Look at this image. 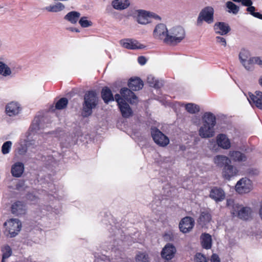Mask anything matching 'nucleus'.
Segmentation results:
<instances>
[{"label": "nucleus", "mask_w": 262, "mask_h": 262, "mask_svg": "<svg viewBox=\"0 0 262 262\" xmlns=\"http://www.w3.org/2000/svg\"><path fill=\"white\" fill-rule=\"evenodd\" d=\"M167 35V38H166V43L176 45L184 39L185 37V31L181 26H170L168 27Z\"/></svg>", "instance_id": "obj_4"}, {"label": "nucleus", "mask_w": 262, "mask_h": 262, "mask_svg": "<svg viewBox=\"0 0 262 262\" xmlns=\"http://www.w3.org/2000/svg\"><path fill=\"white\" fill-rule=\"evenodd\" d=\"M259 66L262 68V58L259 57Z\"/></svg>", "instance_id": "obj_55"}, {"label": "nucleus", "mask_w": 262, "mask_h": 262, "mask_svg": "<svg viewBox=\"0 0 262 262\" xmlns=\"http://www.w3.org/2000/svg\"><path fill=\"white\" fill-rule=\"evenodd\" d=\"M259 215L260 219L262 220V204L260 205L259 209Z\"/></svg>", "instance_id": "obj_53"}, {"label": "nucleus", "mask_w": 262, "mask_h": 262, "mask_svg": "<svg viewBox=\"0 0 262 262\" xmlns=\"http://www.w3.org/2000/svg\"><path fill=\"white\" fill-rule=\"evenodd\" d=\"M24 206L23 203L20 202H17L12 205L11 209L12 212L13 213H16L17 214L22 213L24 210Z\"/></svg>", "instance_id": "obj_36"}, {"label": "nucleus", "mask_w": 262, "mask_h": 262, "mask_svg": "<svg viewBox=\"0 0 262 262\" xmlns=\"http://www.w3.org/2000/svg\"><path fill=\"white\" fill-rule=\"evenodd\" d=\"M211 262H221L219 256L216 254H213L211 257Z\"/></svg>", "instance_id": "obj_47"}, {"label": "nucleus", "mask_w": 262, "mask_h": 262, "mask_svg": "<svg viewBox=\"0 0 262 262\" xmlns=\"http://www.w3.org/2000/svg\"><path fill=\"white\" fill-rule=\"evenodd\" d=\"M80 14L77 11H71L68 13L64 17V19L70 22L71 24H75L79 20Z\"/></svg>", "instance_id": "obj_30"}, {"label": "nucleus", "mask_w": 262, "mask_h": 262, "mask_svg": "<svg viewBox=\"0 0 262 262\" xmlns=\"http://www.w3.org/2000/svg\"><path fill=\"white\" fill-rule=\"evenodd\" d=\"M216 123L215 116H203L202 125L199 130V136L202 138H210L214 136V127Z\"/></svg>", "instance_id": "obj_3"}, {"label": "nucleus", "mask_w": 262, "mask_h": 262, "mask_svg": "<svg viewBox=\"0 0 262 262\" xmlns=\"http://www.w3.org/2000/svg\"><path fill=\"white\" fill-rule=\"evenodd\" d=\"M217 145L224 149H228L231 147L230 140L225 134L218 135L216 138Z\"/></svg>", "instance_id": "obj_18"}, {"label": "nucleus", "mask_w": 262, "mask_h": 262, "mask_svg": "<svg viewBox=\"0 0 262 262\" xmlns=\"http://www.w3.org/2000/svg\"><path fill=\"white\" fill-rule=\"evenodd\" d=\"M68 103V100L66 98H62L58 100L55 105L50 107L51 113H55V110H60L66 107Z\"/></svg>", "instance_id": "obj_28"}, {"label": "nucleus", "mask_w": 262, "mask_h": 262, "mask_svg": "<svg viewBox=\"0 0 262 262\" xmlns=\"http://www.w3.org/2000/svg\"><path fill=\"white\" fill-rule=\"evenodd\" d=\"M65 8L64 4L58 2L45 7L43 10L48 12L58 13L64 10Z\"/></svg>", "instance_id": "obj_24"}, {"label": "nucleus", "mask_w": 262, "mask_h": 262, "mask_svg": "<svg viewBox=\"0 0 262 262\" xmlns=\"http://www.w3.org/2000/svg\"><path fill=\"white\" fill-rule=\"evenodd\" d=\"M120 45L124 48L129 50L143 49L145 46L138 41L133 39H123L120 41Z\"/></svg>", "instance_id": "obj_12"}, {"label": "nucleus", "mask_w": 262, "mask_h": 262, "mask_svg": "<svg viewBox=\"0 0 262 262\" xmlns=\"http://www.w3.org/2000/svg\"><path fill=\"white\" fill-rule=\"evenodd\" d=\"M176 252L175 246L172 244L168 243L163 248L161 256L162 258L169 260L174 257Z\"/></svg>", "instance_id": "obj_14"}, {"label": "nucleus", "mask_w": 262, "mask_h": 262, "mask_svg": "<svg viewBox=\"0 0 262 262\" xmlns=\"http://www.w3.org/2000/svg\"><path fill=\"white\" fill-rule=\"evenodd\" d=\"M243 5L249 7L252 5V2L251 0H242L241 1Z\"/></svg>", "instance_id": "obj_49"}, {"label": "nucleus", "mask_w": 262, "mask_h": 262, "mask_svg": "<svg viewBox=\"0 0 262 262\" xmlns=\"http://www.w3.org/2000/svg\"><path fill=\"white\" fill-rule=\"evenodd\" d=\"M1 251L2 252V258L5 259L9 258L12 253L11 248L7 245L2 247Z\"/></svg>", "instance_id": "obj_37"}, {"label": "nucleus", "mask_w": 262, "mask_h": 262, "mask_svg": "<svg viewBox=\"0 0 262 262\" xmlns=\"http://www.w3.org/2000/svg\"><path fill=\"white\" fill-rule=\"evenodd\" d=\"M207 115H211V114L210 113H209Z\"/></svg>", "instance_id": "obj_60"}, {"label": "nucleus", "mask_w": 262, "mask_h": 262, "mask_svg": "<svg viewBox=\"0 0 262 262\" xmlns=\"http://www.w3.org/2000/svg\"><path fill=\"white\" fill-rule=\"evenodd\" d=\"M255 7L252 6L248 7V8L247 9V11L252 15L255 12Z\"/></svg>", "instance_id": "obj_50"}, {"label": "nucleus", "mask_w": 262, "mask_h": 262, "mask_svg": "<svg viewBox=\"0 0 262 262\" xmlns=\"http://www.w3.org/2000/svg\"><path fill=\"white\" fill-rule=\"evenodd\" d=\"M79 23L82 28L89 27L93 25V23L86 17H81L79 20Z\"/></svg>", "instance_id": "obj_41"}, {"label": "nucleus", "mask_w": 262, "mask_h": 262, "mask_svg": "<svg viewBox=\"0 0 262 262\" xmlns=\"http://www.w3.org/2000/svg\"><path fill=\"white\" fill-rule=\"evenodd\" d=\"M138 61L141 65H144L146 63L147 59L144 56H140L138 58Z\"/></svg>", "instance_id": "obj_48"}, {"label": "nucleus", "mask_w": 262, "mask_h": 262, "mask_svg": "<svg viewBox=\"0 0 262 262\" xmlns=\"http://www.w3.org/2000/svg\"><path fill=\"white\" fill-rule=\"evenodd\" d=\"M120 94L121 96L119 94L115 96V99L118 103L120 110L123 115H130L132 113V110L124 99L131 104H135L138 102V98L132 91L126 88L121 89Z\"/></svg>", "instance_id": "obj_1"}, {"label": "nucleus", "mask_w": 262, "mask_h": 262, "mask_svg": "<svg viewBox=\"0 0 262 262\" xmlns=\"http://www.w3.org/2000/svg\"><path fill=\"white\" fill-rule=\"evenodd\" d=\"M234 2H241L242 0H232Z\"/></svg>", "instance_id": "obj_56"}, {"label": "nucleus", "mask_w": 262, "mask_h": 262, "mask_svg": "<svg viewBox=\"0 0 262 262\" xmlns=\"http://www.w3.org/2000/svg\"><path fill=\"white\" fill-rule=\"evenodd\" d=\"M238 172L236 167L229 163L223 167L222 175L224 179L230 180L231 178L237 176Z\"/></svg>", "instance_id": "obj_17"}, {"label": "nucleus", "mask_w": 262, "mask_h": 262, "mask_svg": "<svg viewBox=\"0 0 262 262\" xmlns=\"http://www.w3.org/2000/svg\"><path fill=\"white\" fill-rule=\"evenodd\" d=\"M234 216H237L243 220H248L251 216L252 210L248 207H244L238 204H235L231 211Z\"/></svg>", "instance_id": "obj_10"}, {"label": "nucleus", "mask_w": 262, "mask_h": 262, "mask_svg": "<svg viewBox=\"0 0 262 262\" xmlns=\"http://www.w3.org/2000/svg\"><path fill=\"white\" fill-rule=\"evenodd\" d=\"M12 142L10 141H7L2 146V151L3 154H7L9 153V150L11 148Z\"/></svg>", "instance_id": "obj_43"}, {"label": "nucleus", "mask_w": 262, "mask_h": 262, "mask_svg": "<svg viewBox=\"0 0 262 262\" xmlns=\"http://www.w3.org/2000/svg\"><path fill=\"white\" fill-rule=\"evenodd\" d=\"M227 7L228 8L229 12L236 14L239 11V8L235 4L231 2H228L226 4Z\"/></svg>", "instance_id": "obj_40"}, {"label": "nucleus", "mask_w": 262, "mask_h": 262, "mask_svg": "<svg viewBox=\"0 0 262 262\" xmlns=\"http://www.w3.org/2000/svg\"><path fill=\"white\" fill-rule=\"evenodd\" d=\"M151 135L154 142L160 147H166L169 143V139L159 129L156 127L151 128Z\"/></svg>", "instance_id": "obj_7"}, {"label": "nucleus", "mask_w": 262, "mask_h": 262, "mask_svg": "<svg viewBox=\"0 0 262 262\" xmlns=\"http://www.w3.org/2000/svg\"><path fill=\"white\" fill-rule=\"evenodd\" d=\"M68 30L71 31H72V32H80L79 30L78 29H77V28H69Z\"/></svg>", "instance_id": "obj_52"}, {"label": "nucleus", "mask_w": 262, "mask_h": 262, "mask_svg": "<svg viewBox=\"0 0 262 262\" xmlns=\"http://www.w3.org/2000/svg\"><path fill=\"white\" fill-rule=\"evenodd\" d=\"M24 171V165L21 162H17L12 165L11 173L14 177H20Z\"/></svg>", "instance_id": "obj_27"}, {"label": "nucleus", "mask_w": 262, "mask_h": 262, "mask_svg": "<svg viewBox=\"0 0 262 262\" xmlns=\"http://www.w3.org/2000/svg\"><path fill=\"white\" fill-rule=\"evenodd\" d=\"M5 110L7 113L15 115L21 113V107L18 103L12 101L6 106Z\"/></svg>", "instance_id": "obj_21"}, {"label": "nucleus", "mask_w": 262, "mask_h": 262, "mask_svg": "<svg viewBox=\"0 0 262 262\" xmlns=\"http://www.w3.org/2000/svg\"><path fill=\"white\" fill-rule=\"evenodd\" d=\"M258 83L262 87V75L258 79Z\"/></svg>", "instance_id": "obj_54"}, {"label": "nucleus", "mask_w": 262, "mask_h": 262, "mask_svg": "<svg viewBox=\"0 0 262 262\" xmlns=\"http://www.w3.org/2000/svg\"><path fill=\"white\" fill-rule=\"evenodd\" d=\"M213 161L216 166L219 167H224L230 162L228 157L221 155L215 156L213 159Z\"/></svg>", "instance_id": "obj_23"}, {"label": "nucleus", "mask_w": 262, "mask_h": 262, "mask_svg": "<svg viewBox=\"0 0 262 262\" xmlns=\"http://www.w3.org/2000/svg\"><path fill=\"white\" fill-rule=\"evenodd\" d=\"M209 196L216 202H220L225 199V193L222 189L214 187L211 190Z\"/></svg>", "instance_id": "obj_19"}, {"label": "nucleus", "mask_w": 262, "mask_h": 262, "mask_svg": "<svg viewBox=\"0 0 262 262\" xmlns=\"http://www.w3.org/2000/svg\"><path fill=\"white\" fill-rule=\"evenodd\" d=\"M134 17L138 24L146 25L151 23L152 18H157L158 16L149 11L139 9L135 11Z\"/></svg>", "instance_id": "obj_5"}, {"label": "nucleus", "mask_w": 262, "mask_h": 262, "mask_svg": "<svg viewBox=\"0 0 262 262\" xmlns=\"http://www.w3.org/2000/svg\"><path fill=\"white\" fill-rule=\"evenodd\" d=\"M201 244L203 248L210 249L212 247V238L210 234L203 233L201 235Z\"/></svg>", "instance_id": "obj_29"}, {"label": "nucleus", "mask_w": 262, "mask_h": 262, "mask_svg": "<svg viewBox=\"0 0 262 262\" xmlns=\"http://www.w3.org/2000/svg\"><path fill=\"white\" fill-rule=\"evenodd\" d=\"M168 28L163 24L157 25L153 32V36L155 38L162 40L166 43V38L168 37Z\"/></svg>", "instance_id": "obj_13"}, {"label": "nucleus", "mask_w": 262, "mask_h": 262, "mask_svg": "<svg viewBox=\"0 0 262 262\" xmlns=\"http://www.w3.org/2000/svg\"><path fill=\"white\" fill-rule=\"evenodd\" d=\"M185 108L187 111V112L190 114H197L200 111L199 106L193 103L186 104L185 105Z\"/></svg>", "instance_id": "obj_39"}, {"label": "nucleus", "mask_w": 262, "mask_h": 262, "mask_svg": "<svg viewBox=\"0 0 262 262\" xmlns=\"http://www.w3.org/2000/svg\"><path fill=\"white\" fill-rule=\"evenodd\" d=\"M214 30L216 33L224 35L229 32L230 28L228 24L220 22L215 24Z\"/></svg>", "instance_id": "obj_26"}, {"label": "nucleus", "mask_w": 262, "mask_h": 262, "mask_svg": "<svg viewBox=\"0 0 262 262\" xmlns=\"http://www.w3.org/2000/svg\"><path fill=\"white\" fill-rule=\"evenodd\" d=\"M6 230L8 232L11 237H15L18 234L21 228V224L19 220L16 219H11L4 223Z\"/></svg>", "instance_id": "obj_8"}, {"label": "nucleus", "mask_w": 262, "mask_h": 262, "mask_svg": "<svg viewBox=\"0 0 262 262\" xmlns=\"http://www.w3.org/2000/svg\"><path fill=\"white\" fill-rule=\"evenodd\" d=\"M2 42L1 41V40L0 39V48L2 47Z\"/></svg>", "instance_id": "obj_57"}, {"label": "nucleus", "mask_w": 262, "mask_h": 262, "mask_svg": "<svg viewBox=\"0 0 262 262\" xmlns=\"http://www.w3.org/2000/svg\"><path fill=\"white\" fill-rule=\"evenodd\" d=\"M2 262H6L5 261V259H3L2 258Z\"/></svg>", "instance_id": "obj_59"}, {"label": "nucleus", "mask_w": 262, "mask_h": 262, "mask_svg": "<svg viewBox=\"0 0 262 262\" xmlns=\"http://www.w3.org/2000/svg\"><path fill=\"white\" fill-rule=\"evenodd\" d=\"M239 57L242 63L251 57L249 52L246 50L242 51L239 53Z\"/></svg>", "instance_id": "obj_42"}, {"label": "nucleus", "mask_w": 262, "mask_h": 262, "mask_svg": "<svg viewBox=\"0 0 262 262\" xmlns=\"http://www.w3.org/2000/svg\"><path fill=\"white\" fill-rule=\"evenodd\" d=\"M102 98L105 103L113 101L114 98L112 94L111 91L108 88L103 89L101 93Z\"/></svg>", "instance_id": "obj_34"}, {"label": "nucleus", "mask_w": 262, "mask_h": 262, "mask_svg": "<svg viewBox=\"0 0 262 262\" xmlns=\"http://www.w3.org/2000/svg\"><path fill=\"white\" fill-rule=\"evenodd\" d=\"M235 188L236 191L240 194L248 193L253 188L252 182L249 179L243 178L237 182Z\"/></svg>", "instance_id": "obj_11"}, {"label": "nucleus", "mask_w": 262, "mask_h": 262, "mask_svg": "<svg viewBox=\"0 0 262 262\" xmlns=\"http://www.w3.org/2000/svg\"><path fill=\"white\" fill-rule=\"evenodd\" d=\"M136 262H149V256L145 252L139 251L135 256Z\"/></svg>", "instance_id": "obj_33"}, {"label": "nucleus", "mask_w": 262, "mask_h": 262, "mask_svg": "<svg viewBox=\"0 0 262 262\" xmlns=\"http://www.w3.org/2000/svg\"><path fill=\"white\" fill-rule=\"evenodd\" d=\"M27 151V148L26 146L21 145V146L18 149V152L19 155H24Z\"/></svg>", "instance_id": "obj_44"}, {"label": "nucleus", "mask_w": 262, "mask_h": 262, "mask_svg": "<svg viewBox=\"0 0 262 262\" xmlns=\"http://www.w3.org/2000/svg\"><path fill=\"white\" fill-rule=\"evenodd\" d=\"M129 0H113L111 3L114 9L117 10H123L127 9L130 6Z\"/></svg>", "instance_id": "obj_22"}, {"label": "nucleus", "mask_w": 262, "mask_h": 262, "mask_svg": "<svg viewBox=\"0 0 262 262\" xmlns=\"http://www.w3.org/2000/svg\"><path fill=\"white\" fill-rule=\"evenodd\" d=\"M217 42L221 44L222 46L225 47L226 46V39L222 37H216Z\"/></svg>", "instance_id": "obj_45"}, {"label": "nucleus", "mask_w": 262, "mask_h": 262, "mask_svg": "<svg viewBox=\"0 0 262 262\" xmlns=\"http://www.w3.org/2000/svg\"><path fill=\"white\" fill-rule=\"evenodd\" d=\"M147 82L149 84L150 86L155 88H159L162 86V83L158 81L155 78L152 76L149 75L147 79Z\"/></svg>", "instance_id": "obj_38"}, {"label": "nucleus", "mask_w": 262, "mask_h": 262, "mask_svg": "<svg viewBox=\"0 0 262 262\" xmlns=\"http://www.w3.org/2000/svg\"><path fill=\"white\" fill-rule=\"evenodd\" d=\"M10 68L5 63L0 61V75L7 77L11 75Z\"/></svg>", "instance_id": "obj_35"}, {"label": "nucleus", "mask_w": 262, "mask_h": 262, "mask_svg": "<svg viewBox=\"0 0 262 262\" xmlns=\"http://www.w3.org/2000/svg\"><path fill=\"white\" fill-rule=\"evenodd\" d=\"M168 235L169 236V235H168V234H165L164 235V237L166 238V237H167Z\"/></svg>", "instance_id": "obj_58"}, {"label": "nucleus", "mask_w": 262, "mask_h": 262, "mask_svg": "<svg viewBox=\"0 0 262 262\" xmlns=\"http://www.w3.org/2000/svg\"><path fill=\"white\" fill-rule=\"evenodd\" d=\"M98 102V98L96 94L90 92L84 96V104L83 110L85 112L89 113L92 109L95 108Z\"/></svg>", "instance_id": "obj_9"}, {"label": "nucleus", "mask_w": 262, "mask_h": 262, "mask_svg": "<svg viewBox=\"0 0 262 262\" xmlns=\"http://www.w3.org/2000/svg\"><path fill=\"white\" fill-rule=\"evenodd\" d=\"M252 15L255 17L262 19V15L259 12H254Z\"/></svg>", "instance_id": "obj_51"}, {"label": "nucleus", "mask_w": 262, "mask_h": 262, "mask_svg": "<svg viewBox=\"0 0 262 262\" xmlns=\"http://www.w3.org/2000/svg\"><path fill=\"white\" fill-rule=\"evenodd\" d=\"M259 57H252L249 58L246 61L242 63L243 66L247 70H252L253 68L254 64H257L259 66Z\"/></svg>", "instance_id": "obj_31"}, {"label": "nucleus", "mask_w": 262, "mask_h": 262, "mask_svg": "<svg viewBox=\"0 0 262 262\" xmlns=\"http://www.w3.org/2000/svg\"><path fill=\"white\" fill-rule=\"evenodd\" d=\"M194 225V220L189 216H186L183 218L179 223V228L181 232L184 233L190 232Z\"/></svg>", "instance_id": "obj_15"}, {"label": "nucleus", "mask_w": 262, "mask_h": 262, "mask_svg": "<svg viewBox=\"0 0 262 262\" xmlns=\"http://www.w3.org/2000/svg\"><path fill=\"white\" fill-rule=\"evenodd\" d=\"M248 95V100L249 103L262 111V92L256 91L254 93H249Z\"/></svg>", "instance_id": "obj_16"}, {"label": "nucleus", "mask_w": 262, "mask_h": 262, "mask_svg": "<svg viewBox=\"0 0 262 262\" xmlns=\"http://www.w3.org/2000/svg\"><path fill=\"white\" fill-rule=\"evenodd\" d=\"M229 156L234 162L241 163L247 160L246 156L239 151L232 150L229 152Z\"/></svg>", "instance_id": "obj_20"}, {"label": "nucleus", "mask_w": 262, "mask_h": 262, "mask_svg": "<svg viewBox=\"0 0 262 262\" xmlns=\"http://www.w3.org/2000/svg\"><path fill=\"white\" fill-rule=\"evenodd\" d=\"M213 14L214 9L212 7L208 6L203 8L198 16L196 21L197 26H201L203 21L208 24L212 23L214 21Z\"/></svg>", "instance_id": "obj_6"}, {"label": "nucleus", "mask_w": 262, "mask_h": 262, "mask_svg": "<svg viewBox=\"0 0 262 262\" xmlns=\"http://www.w3.org/2000/svg\"><path fill=\"white\" fill-rule=\"evenodd\" d=\"M129 88L133 91H138L143 86V82L139 78H131L128 81Z\"/></svg>", "instance_id": "obj_25"}, {"label": "nucleus", "mask_w": 262, "mask_h": 262, "mask_svg": "<svg viewBox=\"0 0 262 262\" xmlns=\"http://www.w3.org/2000/svg\"><path fill=\"white\" fill-rule=\"evenodd\" d=\"M211 220V214L208 211H203L201 213L198 222L201 225H205L209 223Z\"/></svg>", "instance_id": "obj_32"}, {"label": "nucleus", "mask_w": 262, "mask_h": 262, "mask_svg": "<svg viewBox=\"0 0 262 262\" xmlns=\"http://www.w3.org/2000/svg\"><path fill=\"white\" fill-rule=\"evenodd\" d=\"M196 258L198 262H207L206 258L201 254H198L196 255Z\"/></svg>", "instance_id": "obj_46"}, {"label": "nucleus", "mask_w": 262, "mask_h": 262, "mask_svg": "<svg viewBox=\"0 0 262 262\" xmlns=\"http://www.w3.org/2000/svg\"><path fill=\"white\" fill-rule=\"evenodd\" d=\"M120 94L121 96L119 94L115 96V99L118 103L120 110L123 115H130L132 113V110L124 99L131 104H135L138 102V98L132 91L126 88L121 89Z\"/></svg>", "instance_id": "obj_2"}]
</instances>
